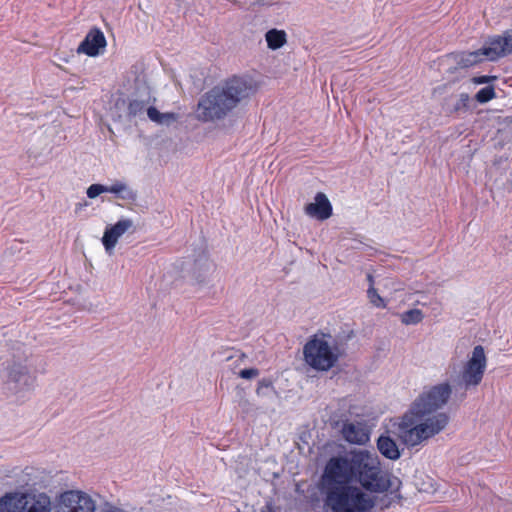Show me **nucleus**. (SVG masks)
<instances>
[{
	"mask_svg": "<svg viewBox=\"0 0 512 512\" xmlns=\"http://www.w3.org/2000/svg\"><path fill=\"white\" fill-rule=\"evenodd\" d=\"M390 486L378 455L366 449L331 457L321 476L327 512H368L374 500L366 492L384 493Z\"/></svg>",
	"mask_w": 512,
	"mask_h": 512,
	"instance_id": "obj_1",
	"label": "nucleus"
},
{
	"mask_svg": "<svg viewBox=\"0 0 512 512\" xmlns=\"http://www.w3.org/2000/svg\"><path fill=\"white\" fill-rule=\"evenodd\" d=\"M256 91L252 79L233 76L216 85L199 99L196 117L203 122L219 121L227 117Z\"/></svg>",
	"mask_w": 512,
	"mask_h": 512,
	"instance_id": "obj_2",
	"label": "nucleus"
},
{
	"mask_svg": "<svg viewBox=\"0 0 512 512\" xmlns=\"http://www.w3.org/2000/svg\"><path fill=\"white\" fill-rule=\"evenodd\" d=\"M449 419L445 412H432L425 416L412 415L410 408L400 424L401 438L407 446H416L443 431Z\"/></svg>",
	"mask_w": 512,
	"mask_h": 512,
	"instance_id": "obj_3",
	"label": "nucleus"
},
{
	"mask_svg": "<svg viewBox=\"0 0 512 512\" xmlns=\"http://www.w3.org/2000/svg\"><path fill=\"white\" fill-rule=\"evenodd\" d=\"M306 364L320 372L329 371L343 356V351L337 341L329 334L312 336L303 347Z\"/></svg>",
	"mask_w": 512,
	"mask_h": 512,
	"instance_id": "obj_4",
	"label": "nucleus"
},
{
	"mask_svg": "<svg viewBox=\"0 0 512 512\" xmlns=\"http://www.w3.org/2000/svg\"><path fill=\"white\" fill-rule=\"evenodd\" d=\"M452 395V386L448 381L426 387L411 405L412 415L425 416L440 412Z\"/></svg>",
	"mask_w": 512,
	"mask_h": 512,
	"instance_id": "obj_5",
	"label": "nucleus"
},
{
	"mask_svg": "<svg viewBox=\"0 0 512 512\" xmlns=\"http://www.w3.org/2000/svg\"><path fill=\"white\" fill-rule=\"evenodd\" d=\"M0 512H51V500L42 492L7 493L0 498Z\"/></svg>",
	"mask_w": 512,
	"mask_h": 512,
	"instance_id": "obj_6",
	"label": "nucleus"
},
{
	"mask_svg": "<svg viewBox=\"0 0 512 512\" xmlns=\"http://www.w3.org/2000/svg\"><path fill=\"white\" fill-rule=\"evenodd\" d=\"M487 368V356L484 347L473 348L459 374V386L465 390L476 388L483 380Z\"/></svg>",
	"mask_w": 512,
	"mask_h": 512,
	"instance_id": "obj_7",
	"label": "nucleus"
},
{
	"mask_svg": "<svg viewBox=\"0 0 512 512\" xmlns=\"http://www.w3.org/2000/svg\"><path fill=\"white\" fill-rule=\"evenodd\" d=\"M96 502L86 492L68 490L60 494L57 512H95Z\"/></svg>",
	"mask_w": 512,
	"mask_h": 512,
	"instance_id": "obj_8",
	"label": "nucleus"
},
{
	"mask_svg": "<svg viewBox=\"0 0 512 512\" xmlns=\"http://www.w3.org/2000/svg\"><path fill=\"white\" fill-rule=\"evenodd\" d=\"M487 60L495 61L512 53V29L506 30L502 35L490 38L484 45Z\"/></svg>",
	"mask_w": 512,
	"mask_h": 512,
	"instance_id": "obj_9",
	"label": "nucleus"
},
{
	"mask_svg": "<svg viewBox=\"0 0 512 512\" xmlns=\"http://www.w3.org/2000/svg\"><path fill=\"white\" fill-rule=\"evenodd\" d=\"M34 379L30 375L26 365L15 363L9 368L7 389L13 393H19L26 389H30Z\"/></svg>",
	"mask_w": 512,
	"mask_h": 512,
	"instance_id": "obj_10",
	"label": "nucleus"
},
{
	"mask_svg": "<svg viewBox=\"0 0 512 512\" xmlns=\"http://www.w3.org/2000/svg\"><path fill=\"white\" fill-rule=\"evenodd\" d=\"M343 439L354 445H365L370 440V431L363 421H349L342 423L340 429Z\"/></svg>",
	"mask_w": 512,
	"mask_h": 512,
	"instance_id": "obj_11",
	"label": "nucleus"
},
{
	"mask_svg": "<svg viewBox=\"0 0 512 512\" xmlns=\"http://www.w3.org/2000/svg\"><path fill=\"white\" fill-rule=\"evenodd\" d=\"M133 226V221L129 218H121L114 225L107 226L103 237L102 244L105 251L111 255L119 240Z\"/></svg>",
	"mask_w": 512,
	"mask_h": 512,
	"instance_id": "obj_12",
	"label": "nucleus"
},
{
	"mask_svg": "<svg viewBox=\"0 0 512 512\" xmlns=\"http://www.w3.org/2000/svg\"><path fill=\"white\" fill-rule=\"evenodd\" d=\"M105 47L106 39L103 32L98 28H94L87 33L84 40L80 43L77 52L95 57L99 55Z\"/></svg>",
	"mask_w": 512,
	"mask_h": 512,
	"instance_id": "obj_13",
	"label": "nucleus"
},
{
	"mask_svg": "<svg viewBox=\"0 0 512 512\" xmlns=\"http://www.w3.org/2000/svg\"><path fill=\"white\" fill-rule=\"evenodd\" d=\"M305 213L317 220H326L332 215V205L324 193H317L314 202L305 206Z\"/></svg>",
	"mask_w": 512,
	"mask_h": 512,
	"instance_id": "obj_14",
	"label": "nucleus"
},
{
	"mask_svg": "<svg viewBox=\"0 0 512 512\" xmlns=\"http://www.w3.org/2000/svg\"><path fill=\"white\" fill-rule=\"evenodd\" d=\"M108 193L127 202H134L137 199V192L126 182L120 180L114 181L111 185H108Z\"/></svg>",
	"mask_w": 512,
	"mask_h": 512,
	"instance_id": "obj_15",
	"label": "nucleus"
},
{
	"mask_svg": "<svg viewBox=\"0 0 512 512\" xmlns=\"http://www.w3.org/2000/svg\"><path fill=\"white\" fill-rule=\"evenodd\" d=\"M377 449L390 460H397L401 456L398 445L390 436L381 435L377 440Z\"/></svg>",
	"mask_w": 512,
	"mask_h": 512,
	"instance_id": "obj_16",
	"label": "nucleus"
},
{
	"mask_svg": "<svg viewBox=\"0 0 512 512\" xmlns=\"http://www.w3.org/2000/svg\"><path fill=\"white\" fill-rule=\"evenodd\" d=\"M484 52V46L476 51L463 52L456 56V62L461 68L471 67L483 59H486Z\"/></svg>",
	"mask_w": 512,
	"mask_h": 512,
	"instance_id": "obj_17",
	"label": "nucleus"
},
{
	"mask_svg": "<svg viewBox=\"0 0 512 512\" xmlns=\"http://www.w3.org/2000/svg\"><path fill=\"white\" fill-rule=\"evenodd\" d=\"M267 46L271 50L283 47L287 42V34L284 30L270 29L265 34Z\"/></svg>",
	"mask_w": 512,
	"mask_h": 512,
	"instance_id": "obj_18",
	"label": "nucleus"
},
{
	"mask_svg": "<svg viewBox=\"0 0 512 512\" xmlns=\"http://www.w3.org/2000/svg\"><path fill=\"white\" fill-rule=\"evenodd\" d=\"M148 118L158 124L169 123L175 120V116L172 113H160L155 107L149 106L146 110Z\"/></svg>",
	"mask_w": 512,
	"mask_h": 512,
	"instance_id": "obj_19",
	"label": "nucleus"
},
{
	"mask_svg": "<svg viewBox=\"0 0 512 512\" xmlns=\"http://www.w3.org/2000/svg\"><path fill=\"white\" fill-rule=\"evenodd\" d=\"M424 315L420 309H410L400 315L401 322L405 325H416L420 323Z\"/></svg>",
	"mask_w": 512,
	"mask_h": 512,
	"instance_id": "obj_20",
	"label": "nucleus"
},
{
	"mask_svg": "<svg viewBox=\"0 0 512 512\" xmlns=\"http://www.w3.org/2000/svg\"><path fill=\"white\" fill-rule=\"evenodd\" d=\"M147 108V103L145 101L132 100L128 105V114L132 117H142Z\"/></svg>",
	"mask_w": 512,
	"mask_h": 512,
	"instance_id": "obj_21",
	"label": "nucleus"
},
{
	"mask_svg": "<svg viewBox=\"0 0 512 512\" xmlns=\"http://www.w3.org/2000/svg\"><path fill=\"white\" fill-rule=\"evenodd\" d=\"M367 297L370 301V303L376 307V308H386V302L384 299L378 294L375 287H372V285L369 286L367 290Z\"/></svg>",
	"mask_w": 512,
	"mask_h": 512,
	"instance_id": "obj_22",
	"label": "nucleus"
},
{
	"mask_svg": "<svg viewBox=\"0 0 512 512\" xmlns=\"http://www.w3.org/2000/svg\"><path fill=\"white\" fill-rule=\"evenodd\" d=\"M495 97V91L492 86H487L480 89L475 98L479 103H486Z\"/></svg>",
	"mask_w": 512,
	"mask_h": 512,
	"instance_id": "obj_23",
	"label": "nucleus"
},
{
	"mask_svg": "<svg viewBox=\"0 0 512 512\" xmlns=\"http://www.w3.org/2000/svg\"><path fill=\"white\" fill-rule=\"evenodd\" d=\"M102 193H108V185L92 184L86 191L87 197L90 199H94Z\"/></svg>",
	"mask_w": 512,
	"mask_h": 512,
	"instance_id": "obj_24",
	"label": "nucleus"
},
{
	"mask_svg": "<svg viewBox=\"0 0 512 512\" xmlns=\"http://www.w3.org/2000/svg\"><path fill=\"white\" fill-rule=\"evenodd\" d=\"M259 371L255 368L243 369L240 371L239 376L243 379H252L258 376Z\"/></svg>",
	"mask_w": 512,
	"mask_h": 512,
	"instance_id": "obj_25",
	"label": "nucleus"
},
{
	"mask_svg": "<svg viewBox=\"0 0 512 512\" xmlns=\"http://www.w3.org/2000/svg\"><path fill=\"white\" fill-rule=\"evenodd\" d=\"M495 79H496L495 76H479V77H474L473 82L475 84H485V83H488Z\"/></svg>",
	"mask_w": 512,
	"mask_h": 512,
	"instance_id": "obj_26",
	"label": "nucleus"
},
{
	"mask_svg": "<svg viewBox=\"0 0 512 512\" xmlns=\"http://www.w3.org/2000/svg\"><path fill=\"white\" fill-rule=\"evenodd\" d=\"M367 280L369 282V286L372 285V287H374V278L371 274L367 275Z\"/></svg>",
	"mask_w": 512,
	"mask_h": 512,
	"instance_id": "obj_27",
	"label": "nucleus"
},
{
	"mask_svg": "<svg viewBox=\"0 0 512 512\" xmlns=\"http://www.w3.org/2000/svg\"><path fill=\"white\" fill-rule=\"evenodd\" d=\"M19 244H20V243L15 242V243L11 246V249H17V246H18Z\"/></svg>",
	"mask_w": 512,
	"mask_h": 512,
	"instance_id": "obj_28",
	"label": "nucleus"
},
{
	"mask_svg": "<svg viewBox=\"0 0 512 512\" xmlns=\"http://www.w3.org/2000/svg\"><path fill=\"white\" fill-rule=\"evenodd\" d=\"M461 98H462V99H468V95H466V94H462V95H461Z\"/></svg>",
	"mask_w": 512,
	"mask_h": 512,
	"instance_id": "obj_29",
	"label": "nucleus"
}]
</instances>
